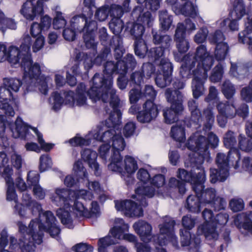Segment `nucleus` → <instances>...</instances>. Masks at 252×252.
<instances>
[{"label": "nucleus", "mask_w": 252, "mask_h": 252, "mask_svg": "<svg viewBox=\"0 0 252 252\" xmlns=\"http://www.w3.org/2000/svg\"><path fill=\"white\" fill-rule=\"evenodd\" d=\"M104 75L103 77L96 73L93 79V85L87 92V94L93 102L102 100L106 103L110 101V105L114 112L118 115L120 114L119 109L120 99L116 94V90L113 88L112 75L119 74L117 79V85L119 89L126 88L127 80L125 75L129 68L132 70L136 64H104Z\"/></svg>", "instance_id": "nucleus-1"}, {"label": "nucleus", "mask_w": 252, "mask_h": 252, "mask_svg": "<svg viewBox=\"0 0 252 252\" xmlns=\"http://www.w3.org/2000/svg\"><path fill=\"white\" fill-rule=\"evenodd\" d=\"M95 6V0H84L82 13L74 16L70 21V27L77 32H84L83 38L87 49L96 50L97 42L95 40L96 32L98 29L97 23L90 20L93 15V7Z\"/></svg>", "instance_id": "nucleus-2"}, {"label": "nucleus", "mask_w": 252, "mask_h": 252, "mask_svg": "<svg viewBox=\"0 0 252 252\" xmlns=\"http://www.w3.org/2000/svg\"><path fill=\"white\" fill-rule=\"evenodd\" d=\"M109 118L105 121L106 126L99 125L95 129L91 131L88 135L84 137L76 136L69 140V143L73 146H83L89 145L91 143V138L93 139L103 142H109L114 139V136L121 131V113L118 115L112 109L109 112Z\"/></svg>", "instance_id": "nucleus-3"}, {"label": "nucleus", "mask_w": 252, "mask_h": 252, "mask_svg": "<svg viewBox=\"0 0 252 252\" xmlns=\"http://www.w3.org/2000/svg\"><path fill=\"white\" fill-rule=\"evenodd\" d=\"M223 142L224 146L229 149V151L227 156L223 153H218L216 161L218 169L211 168L210 170V182L212 183H216L218 181L224 182L228 177L229 159L231 155L237 158L234 168L237 169L239 167V161L241 155L240 151L235 148L237 144L236 133L231 130L227 131L223 136Z\"/></svg>", "instance_id": "nucleus-4"}, {"label": "nucleus", "mask_w": 252, "mask_h": 252, "mask_svg": "<svg viewBox=\"0 0 252 252\" xmlns=\"http://www.w3.org/2000/svg\"><path fill=\"white\" fill-rule=\"evenodd\" d=\"M204 159L202 156L197 157L192 153L189 155V161L186 163L191 167L190 172L179 168L177 172V177L182 182L190 183L194 191H197L202 188V181L206 179V174L202 166Z\"/></svg>", "instance_id": "nucleus-5"}, {"label": "nucleus", "mask_w": 252, "mask_h": 252, "mask_svg": "<svg viewBox=\"0 0 252 252\" xmlns=\"http://www.w3.org/2000/svg\"><path fill=\"white\" fill-rule=\"evenodd\" d=\"M219 142L218 137L212 132L208 133L207 139L201 135L200 132H196L190 136L186 143V146L189 150L192 151L194 156H202L204 160L209 155V147L214 149L218 146Z\"/></svg>", "instance_id": "nucleus-6"}, {"label": "nucleus", "mask_w": 252, "mask_h": 252, "mask_svg": "<svg viewBox=\"0 0 252 252\" xmlns=\"http://www.w3.org/2000/svg\"><path fill=\"white\" fill-rule=\"evenodd\" d=\"M71 191L64 188H57L55 193L51 197L52 201L61 208L57 210V215L60 218L62 223L69 229L74 228L73 220L71 218L68 210H70L71 200L69 196Z\"/></svg>", "instance_id": "nucleus-7"}, {"label": "nucleus", "mask_w": 252, "mask_h": 252, "mask_svg": "<svg viewBox=\"0 0 252 252\" xmlns=\"http://www.w3.org/2000/svg\"><path fill=\"white\" fill-rule=\"evenodd\" d=\"M22 84L20 79L5 78L3 80L4 86L0 87V109L7 116L12 117L15 114V111L9 104L8 100L16 102V98L13 95L12 91L17 92Z\"/></svg>", "instance_id": "nucleus-8"}, {"label": "nucleus", "mask_w": 252, "mask_h": 252, "mask_svg": "<svg viewBox=\"0 0 252 252\" xmlns=\"http://www.w3.org/2000/svg\"><path fill=\"white\" fill-rule=\"evenodd\" d=\"M175 95H172L170 88H167L165 92V96L167 101L171 103L170 107L163 109V116L165 123L171 124L176 122L179 116L184 110L183 105L184 96L180 91H176Z\"/></svg>", "instance_id": "nucleus-9"}, {"label": "nucleus", "mask_w": 252, "mask_h": 252, "mask_svg": "<svg viewBox=\"0 0 252 252\" xmlns=\"http://www.w3.org/2000/svg\"><path fill=\"white\" fill-rule=\"evenodd\" d=\"M196 222V218L190 215L183 216L182 219L184 229H180L181 243L183 247L189 246V252H201L200 250L201 240L198 236L191 234L190 230Z\"/></svg>", "instance_id": "nucleus-10"}, {"label": "nucleus", "mask_w": 252, "mask_h": 252, "mask_svg": "<svg viewBox=\"0 0 252 252\" xmlns=\"http://www.w3.org/2000/svg\"><path fill=\"white\" fill-rule=\"evenodd\" d=\"M115 223V225L110 230V233L115 238L135 243L137 252H151V248L148 244L138 243L135 235L125 233L128 231L129 226L123 219H116Z\"/></svg>", "instance_id": "nucleus-11"}, {"label": "nucleus", "mask_w": 252, "mask_h": 252, "mask_svg": "<svg viewBox=\"0 0 252 252\" xmlns=\"http://www.w3.org/2000/svg\"><path fill=\"white\" fill-rule=\"evenodd\" d=\"M176 62L183 63H214L215 58L207 50L206 46L201 44L198 46L194 53L189 52L182 57L178 53L174 54Z\"/></svg>", "instance_id": "nucleus-12"}, {"label": "nucleus", "mask_w": 252, "mask_h": 252, "mask_svg": "<svg viewBox=\"0 0 252 252\" xmlns=\"http://www.w3.org/2000/svg\"><path fill=\"white\" fill-rule=\"evenodd\" d=\"M140 107L133 104L129 109L128 113L132 115H137V120L142 123H149L155 119L158 114L157 105L153 101L147 100L143 105L142 111H139Z\"/></svg>", "instance_id": "nucleus-13"}, {"label": "nucleus", "mask_w": 252, "mask_h": 252, "mask_svg": "<svg viewBox=\"0 0 252 252\" xmlns=\"http://www.w3.org/2000/svg\"><path fill=\"white\" fill-rule=\"evenodd\" d=\"M175 225V221L169 217H165L164 222L163 224L159 225L160 235L158 236L156 244L158 245L159 247L166 245L167 243V238L163 235H166L173 246L176 249H179L178 238L175 235L174 228Z\"/></svg>", "instance_id": "nucleus-14"}, {"label": "nucleus", "mask_w": 252, "mask_h": 252, "mask_svg": "<svg viewBox=\"0 0 252 252\" xmlns=\"http://www.w3.org/2000/svg\"><path fill=\"white\" fill-rule=\"evenodd\" d=\"M39 219L40 220L38 228L40 231H45L57 240L60 239L59 234L61 229L57 224V220L53 213L47 211L43 213L39 211Z\"/></svg>", "instance_id": "nucleus-15"}, {"label": "nucleus", "mask_w": 252, "mask_h": 252, "mask_svg": "<svg viewBox=\"0 0 252 252\" xmlns=\"http://www.w3.org/2000/svg\"><path fill=\"white\" fill-rule=\"evenodd\" d=\"M137 177L138 180L142 182V184L141 183V186H140V184H138V186L135 189L136 195L139 198H142V205L144 206H147L148 203L145 197H153L155 194V189L153 187L147 185V182L149 180L150 175L147 170L140 168L137 173Z\"/></svg>", "instance_id": "nucleus-16"}, {"label": "nucleus", "mask_w": 252, "mask_h": 252, "mask_svg": "<svg viewBox=\"0 0 252 252\" xmlns=\"http://www.w3.org/2000/svg\"><path fill=\"white\" fill-rule=\"evenodd\" d=\"M202 217L205 222L198 227L197 233L199 234H203L207 240H214L218 244L219 241L217 239L219 234L215 231L213 212L210 209H205L202 212Z\"/></svg>", "instance_id": "nucleus-17"}, {"label": "nucleus", "mask_w": 252, "mask_h": 252, "mask_svg": "<svg viewBox=\"0 0 252 252\" xmlns=\"http://www.w3.org/2000/svg\"><path fill=\"white\" fill-rule=\"evenodd\" d=\"M139 201V204L131 200L115 201V208L117 210L124 212L126 216L130 217H140L143 215V206L141 204L142 198L136 196V194L132 196Z\"/></svg>", "instance_id": "nucleus-18"}, {"label": "nucleus", "mask_w": 252, "mask_h": 252, "mask_svg": "<svg viewBox=\"0 0 252 252\" xmlns=\"http://www.w3.org/2000/svg\"><path fill=\"white\" fill-rule=\"evenodd\" d=\"M31 46V37L29 35L24 38V42L21 45L20 51L14 46L9 47L7 51L8 57V62L10 63H19L20 59H22L21 63H26V59L28 57Z\"/></svg>", "instance_id": "nucleus-19"}, {"label": "nucleus", "mask_w": 252, "mask_h": 252, "mask_svg": "<svg viewBox=\"0 0 252 252\" xmlns=\"http://www.w3.org/2000/svg\"><path fill=\"white\" fill-rule=\"evenodd\" d=\"M110 53V48L106 46L104 47L94 60L92 61L87 53L81 52L76 49L74 52V61L77 63H115L114 61L107 60Z\"/></svg>", "instance_id": "nucleus-20"}, {"label": "nucleus", "mask_w": 252, "mask_h": 252, "mask_svg": "<svg viewBox=\"0 0 252 252\" xmlns=\"http://www.w3.org/2000/svg\"><path fill=\"white\" fill-rule=\"evenodd\" d=\"M76 94L73 91H64V101L66 104L74 105L76 104L78 106H84L87 104V97L85 95L86 86L83 83L77 85Z\"/></svg>", "instance_id": "nucleus-21"}, {"label": "nucleus", "mask_w": 252, "mask_h": 252, "mask_svg": "<svg viewBox=\"0 0 252 252\" xmlns=\"http://www.w3.org/2000/svg\"><path fill=\"white\" fill-rule=\"evenodd\" d=\"M208 71L200 66L194 72L195 78H193L192 81L191 89L192 95L195 99H198L205 92L204 84L208 78Z\"/></svg>", "instance_id": "nucleus-22"}, {"label": "nucleus", "mask_w": 252, "mask_h": 252, "mask_svg": "<svg viewBox=\"0 0 252 252\" xmlns=\"http://www.w3.org/2000/svg\"><path fill=\"white\" fill-rule=\"evenodd\" d=\"M174 41L178 52L181 54L187 53L190 48V42L186 35V28L183 23H179L177 25L174 34Z\"/></svg>", "instance_id": "nucleus-23"}, {"label": "nucleus", "mask_w": 252, "mask_h": 252, "mask_svg": "<svg viewBox=\"0 0 252 252\" xmlns=\"http://www.w3.org/2000/svg\"><path fill=\"white\" fill-rule=\"evenodd\" d=\"M158 65V68L159 72L155 76L156 85L161 88L169 85L172 80L173 64H156Z\"/></svg>", "instance_id": "nucleus-24"}, {"label": "nucleus", "mask_w": 252, "mask_h": 252, "mask_svg": "<svg viewBox=\"0 0 252 252\" xmlns=\"http://www.w3.org/2000/svg\"><path fill=\"white\" fill-rule=\"evenodd\" d=\"M72 209L76 217L79 219L97 217L100 214L99 206L96 201H92L90 211L85 207L82 202L78 201L74 202Z\"/></svg>", "instance_id": "nucleus-25"}, {"label": "nucleus", "mask_w": 252, "mask_h": 252, "mask_svg": "<svg viewBox=\"0 0 252 252\" xmlns=\"http://www.w3.org/2000/svg\"><path fill=\"white\" fill-rule=\"evenodd\" d=\"M133 228L143 242L148 243L153 240L157 242L156 238L158 236L152 234V226L147 221L139 220L133 224Z\"/></svg>", "instance_id": "nucleus-26"}, {"label": "nucleus", "mask_w": 252, "mask_h": 252, "mask_svg": "<svg viewBox=\"0 0 252 252\" xmlns=\"http://www.w3.org/2000/svg\"><path fill=\"white\" fill-rule=\"evenodd\" d=\"M30 128H32V126L25 123L20 116L17 118L14 123L11 122L9 125V130L12 137L23 140H26L29 135Z\"/></svg>", "instance_id": "nucleus-27"}, {"label": "nucleus", "mask_w": 252, "mask_h": 252, "mask_svg": "<svg viewBox=\"0 0 252 252\" xmlns=\"http://www.w3.org/2000/svg\"><path fill=\"white\" fill-rule=\"evenodd\" d=\"M34 79L36 80L34 86L38 87L40 92L42 94L46 95L48 92L47 83L50 78L41 74L39 64H32V83L34 82Z\"/></svg>", "instance_id": "nucleus-28"}, {"label": "nucleus", "mask_w": 252, "mask_h": 252, "mask_svg": "<svg viewBox=\"0 0 252 252\" xmlns=\"http://www.w3.org/2000/svg\"><path fill=\"white\" fill-rule=\"evenodd\" d=\"M81 157L83 160L86 162L89 167L94 171L95 176L100 175L101 171L99 164L96 161L97 154L95 151L90 149H85L81 152Z\"/></svg>", "instance_id": "nucleus-29"}, {"label": "nucleus", "mask_w": 252, "mask_h": 252, "mask_svg": "<svg viewBox=\"0 0 252 252\" xmlns=\"http://www.w3.org/2000/svg\"><path fill=\"white\" fill-rule=\"evenodd\" d=\"M144 8L141 6H135L131 12V15L133 18L137 19V21L141 23L143 25L147 26L148 28L153 26L154 21L151 12L147 11L143 12Z\"/></svg>", "instance_id": "nucleus-30"}, {"label": "nucleus", "mask_w": 252, "mask_h": 252, "mask_svg": "<svg viewBox=\"0 0 252 252\" xmlns=\"http://www.w3.org/2000/svg\"><path fill=\"white\" fill-rule=\"evenodd\" d=\"M125 169L124 171V179L125 180L127 185L129 186L133 184L134 182V179L132 174L138 169L137 161L134 158L130 156H126L125 158Z\"/></svg>", "instance_id": "nucleus-31"}, {"label": "nucleus", "mask_w": 252, "mask_h": 252, "mask_svg": "<svg viewBox=\"0 0 252 252\" xmlns=\"http://www.w3.org/2000/svg\"><path fill=\"white\" fill-rule=\"evenodd\" d=\"M189 109L191 113L190 122L186 124L188 127L194 125L195 128L199 127L201 126L202 117L200 110L198 108V103L196 100L190 99L188 102Z\"/></svg>", "instance_id": "nucleus-32"}, {"label": "nucleus", "mask_w": 252, "mask_h": 252, "mask_svg": "<svg viewBox=\"0 0 252 252\" xmlns=\"http://www.w3.org/2000/svg\"><path fill=\"white\" fill-rule=\"evenodd\" d=\"M13 170L9 167L5 169L2 176L4 178L7 187L6 192V198L9 201H14L16 203L18 202V197L14 186L13 180L11 177Z\"/></svg>", "instance_id": "nucleus-33"}, {"label": "nucleus", "mask_w": 252, "mask_h": 252, "mask_svg": "<svg viewBox=\"0 0 252 252\" xmlns=\"http://www.w3.org/2000/svg\"><path fill=\"white\" fill-rule=\"evenodd\" d=\"M162 31L160 30H156L152 29V34L153 35V41L156 45H159V48H161L164 52L165 50H170L172 43V39L170 36L167 34H162Z\"/></svg>", "instance_id": "nucleus-34"}, {"label": "nucleus", "mask_w": 252, "mask_h": 252, "mask_svg": "<svg viewBox=\"0 0 252 252\" xmlns=\"http://www.w3.org/2000/svg\"><path fill=\"white\" fill-rule=\"evenodd\" d=\"M213 64H182L179 68L180 75L183 78L188 79L192 76L195 78L194 72L198 70L199 67L206 68V70H210Z\"/></svg>", "instance_id": "nucleus-35"}, {"label": "nucleus", "mask_w": 252, "mask_h": 252, "mask_svg": "<svg viewBox=\"0 0 252 252\" xmlns=\"http://www.w3.org/2000/svg\"><path fill=\"white\" fill-rule=\"evenodd\" d=\"M173 11L176 15L182 14L192 18H195L198 15L197 7L191 1H186L179 7L174 6Z\"/></svg>", "instance_id": "nucleus-36"}, {"label": "nucleus", "mask_w": 252, "mask_h": 252, "mask_svg": "<svg viewBox=\"0 0 252 252\" xmlns=\"http://www.w3.org/2000/svg\"><path fill=\"white\" fill-rule=\"evenodd\" d=\"M130 0H124L122 5L115 3L111 4L109 6L110 16L112 18H120L125 13H128L131 11L130 6Z\"/></svg>", "instance_id": "nucleus-37"}, {"label": "nucleus", "mask_w": 252, "mask_h": 252, "mask_svg": "<svg viewBox=\"0 0 252 252\" xmlns=\"http://www.w3.org/2000/svg\"><path fill=\"white\" fill-rule=\"evenodd\" d=\"M217 108L219 114L223 115L228 119H233L237 115L236 108L234 101H220L217 105Z\"/></svg>", "instance_id": "nucleus-38"}, {"label": "nucleus", "mask_w": 252, "mask_h": 252, "mask_svg": "<svg viewBox=\"0 0 252 252\" xmlns=\"http://www.w3.org/2000/svg\"><path fill=\"white\" fill-rule=\"evenodd\" d=\"M206 180L202 181V188L198 189L197 191H194L197 195L200 197L202 204H210L216 197V191L212 188L204 189V183Z\"/></svg>", "instance_id": "nucleus-39"}, {"label": "nucleus", "mask_w": 252, "mask_h": 252, "mask_svg": "<svg viewBox=\"0 0 252 252\" xmlns=\"http://www.w3.org/2000/svg\"><path fill=\"white\" fill-rule=\"evenodd\" d=\"M145 31V26L136 22H126L125 26V32H128L135 40L142 38Z\"/></svg>", "instance_id": "nucleus-40"}, {"label": "nucleus", "mask_w": 252, "mask_h": 252, "mask_svg": "<svg viewBox=\"0 0 252 252\" xmlns=\"http://www.w3.org/2000/svg\"><path fill=\"white\" fill-rule=\"evenodd\" d=\"M40 17V23L32 22V37L35 38L39 33H41L43 31L47 30L51 25L52 18L48 15H42Z\"/></svg>", "instance_id": "nucleus-41"}, {"label": "nucleus", "mask_w": 252, "mask_h": 252, "mask_svg": "<svg viewBox=\"0 0 252 252\" xmlns=\"http://www.w3.org/2000/svg\"><path fill=\"white\" fill-rule=\"evenodd\" d=\"M32 131L34 132L37 137V141L40 146L39 147L36 143L32 142V151L39 153L42 149L45 152H48L53 148L54 144L47 143L45 142L42 134L38 131L37 128L32 127Z\"/></svg>", "instance_id": "nucleus-42"}, {"label": "nucleus", "mask_w": 252, "mask_h": 252, "mask_svg": "<svg viewBox=\"0 0 252 252\" xmlns=\"http://www.w3.org/2000/svg\"><path fill=\"white\" fill-rule=\"evenodd\" d=\"M239 220H241L240 228H242L252 234V212L238 214L235 219V223L237 224V221Z\"/></svg>", "instance_id": "nucleus-43"}, {"label": "nucleus", "mask_w": 252, "mask_h": 252, "mask_svg": "<svg viewBox=\"0 0 252 252\" xmlns=\"http://www.w3.org/2000/svg\"><path fill=\"white\" fill-rule=\"evenodd\" d=\"M123 167V157L121 155L111 154L110 163L108 165V169L119 173L124 178L125 175L124 174Z\"/></svg>", "instance_id": "nucleus-44"}, {"label": "nucleus", "mask_w": 252, "mask_h": 252, "mask_svg": "<svg viewBox=\"0 0 252 252\" xmlns=\"http://www.w3.org/2000/svg\"><path fill=\"white\" fill-rule=\"evenodd\" d=\"M160 30L166 32L169 30L173 23V17L169 14L167 10L164 9L158 12Z\"/></svg>", "instance_id": "nucleus-45"}, {"label": "nucleus", "mask_w": 252, "mask_h": 252, "mask_svg": "<svg viewBox=\"0 0 252 252\" xmlns=\"http://www.w3.org/2000/svg\"><path fill=\"white\" fill-rule=\"evenodd\" d=\"M202 202L198 195H190L186 199V207L191 212L198 213L201 211V204Z\"/></svg>", "instance_id": "nucleus-46"}, {"label": "nucleus", "mask_w": 252, "mask_h": 252, "mask_svg": "<svg viewBox=\"0 0 252 252\" xmlns=\"http://www.w3.org/2000/svg\"><path fill=\"white\" fill-rule=\"evenodd\" d=\"M231 64L230 74L239 79H243L249 75V67L246 64Z\"/></svg>", "instance_id": "nucleus-47"}, {"label": "nucleus", "mask_w": 252, "mask_h": 252, "mask_svg": "<svg viewBox=\"0 0 252 252\" xmlns=\"http://www.w3.org/2000/svg\"><path fill=\"white\" fill-rule=\"evenodd\" d=\"M126 144L121 132L117 133L112 140V154L114 155H121V152L125 148Z\"/></svg>", "instance_id": "nucleus-48"}, {"label": "nucleus", "mask_w": 252, "mask_h": 252, "mask_svg": "<svg viewBox=\"0 0 252 252\" xmlns=\"http://www.w3.org/2000/svg\"><path fill=\"white\" fill-rule=\"evenodd\" d=\"M203 117L204 118L203 129L205 131H210L215 121V115L213 112V108L207 107L204 109Z\"/></svg>", "instance_id": "nucleus-49"}, {"label": "nucleus", "mask_w": 252, "mask_h": 252, "mask_svg": "<svg viewBox=\"0 0 252 252\" xmlns=\"http://www.w3.org/2000/svg\"><path fill=\"white\" fill-rule=\"evenodd\" d=\"M39 179L40 176L38 173L34 174V176L32 177V192L37 199H43L45 196V192L38 184Z\"/></svg>", "instance_id": "nucleus-50"}, {"label": "nucleus", "mask_w": 252, "mask_h": 252, "mask_svg": "<svg viewBox=\"0 0 252 252\" xmlns=\"http://www.w3.org/2000/svg\"><path fill=\"white\" fill-rule=\"evenodd\" d=\"M134 49L135 55L139 58H144L146 57L148 51L147 45L143 38L135 40Z\"/></svg>", "instance_id": "nucleus-51"}, {"label": "nucleus", "mask_w": 252, "mask_h": 252, "mask_svg": "<svg viewBox=\"0 0 252 252\" xmlns=\"http://www.w3.org/2000/svg\"><path fill=\"white\" fill-rule=\"evenodd\" d=\"M171 136L176 141L183 142L186 139L185 126L176 125L171 127Z\"/></svg>", "instance_id": "nucleus-52"}, {"label": "nucleus", "mask_w": 252, "mask_h": 252, "mask_svg": "<svg viewBox=\"0 0 252 252\" xmlns=\"http://www.w3.org/2000/svg\"><path fill=\"white\" fill-rule=\"evenodd\" d=\"M235 85L229 80L223 81L221 86V92L227 99H231L236 94Z\"/></svg>", "instance_id": "nucleus-53"}, {"label": "nucleus", "mask_w": 252, "mask_h": 252, "mask_svg": "<svg viewBox=\"0 0 252 252\" xmlns=\"http://www.w3.org/2000/svg\"><path fill=\"white\" fill-rule=\"evenodd\" d=\"M229 47L226 43L218 44L216 46L215 51V60L220 62L224 60L228 54Z\"/></svg>", "instance_id": "nucleus-54"}, {"label": "nucleus", "mask_w": 252, "mask_h": 252, "mask_svg": "<svg viewBox=\"0 0 252 252\" xmlns=\"http://www.w3.org/2000/svg\"><path fill=\"white\" fill-rule=\"evenodd\" d=\"M125 26L123 21L119 18H112L109 23V29L115 35H119Z\"/></svg>", "instance_id": "nucleus-55"}, {"label": "nucleus", "mask_w": 252, "mask_h": 252, "mask_svg": "<svg viewBox=\"0 0 252 252\" xmlns=\"http://www.w3.org/2000/svg\"><path fill=\"white\" fill-rule=\"evenodd\" d=\"M123 54L122 50H115L114 58L116 62L115 63H137L132 54L127 53L126 56L123 57Z\"/></svg>", "instance_id": "nucleus-56"}, {"label": "nucleus", "mask_w": 252, "mask_h": 252, "mask_svg": "<svg viewBox=\"0 0 252 252\" xmlns=\"http://www.w3.org/2000/svg\"><path fill=\"white\" fill-rule=\"evenodd\" d=\"M17 225L19 227V232L21 233L23 235V239L26 243L27 241L28 243H31V238H32V220L29 223V227L23 224L22 221H18L17 222Z\"/></svg>", "instance_id": "nucleus-57"}, {"label": "nucleus", "mask_w": 252, "mask_h": 252, "mask_svg": "<svg viewBox=\"0 0 252 252\" xmlns=\"http://www.w3.org/2000/svg\"><path fill=\"white\" fill-rule=\"evenodd\" d=\"M164 52L161 48L154 47L148 50L146 56L149 61L146 63H155L163 55Z\"/></svg>", "instance_id": "nucleus-58"}, {"label": "nucleus", "mask_w": 252, "mask_h": 252, "mask_svg": "<svg viewBox=\"0 0 252 252\" xmlns=\"http://www.w3.org/2000/svg\"><path fill=\"white\" fill-rule=\"evenodd\" d=\"M113 236H106L104 237L99 239L98 242V252H106V248L116 243V240Z\"/></svg>", "instance_id": "nucleus-59"}, {"label": "nucleus", "mask_w": 252, "mask_h": 252, "mask_svg": "<svg viewBox=\"0 0 252 252\" xmlns=\"http://www.w3.org/2000/svg\"><path fill=\"white\" fill-rule=\"evenodd\" d=\"M233 11L237 20H240L246 14V6L243 0H234Z\"/></svg>", "instance_id": "nucleus-60"}, {"label": "nucleus", "mask_w": 252, "mask_h": 252, "mask_svg": "<svg viewBox=\"0 0 252 252\" xmlns=\"http://www.w3.org/2000/svg\"><path fill=\"white\" fill-rule=\"evenodd\" d=\"M239 148L242 151L249 152L252 150V138L246 137L242 134H240L238 137Z\"/></svg>", "instance_id": "nucleus-61"}, {"label": "nucleus", "mask_w": 252, "mask_h": 252, "mask_svg": "<svg viewBox=\"0 0 252 252\" xmlns=\"http://www.w3.org/2000/svg\"><path fill=\"white\" fill-rule=\"evenodd\" d=\"M158 65L156 64H143L142 66V72L147 78H150L152 75L155 76L159 72L160 69L158 68Z\"/></svg>", "instance_id": "nucleus-62"}, {"label": "nucleus", "mask_w": 252, "mask_h": 252, "mask_svg": "<svg viewBox=\"0 0 252 252\" xmlns=\"http://www.w3.org/2000/svg\"><path fill=\"white\" fill-rule=\"evenodd\" d=\"M223 74V68L222 64H217L212 70L210 80L214 83L219 82L221 80Z\"/></svg>", "instance_id": "nucleus-63"}, {"label": "nucleus", "mask_w": 252, "mask_h": 252, "mask_svg": "<svg viewBox=\"0 0 252 252\" xmlns=\"http://www.w3.org/2000/svg\"><path fill=\"white\" fill-rule=\"evenodd\" d=\"M52 165V159L48 154H44L40 156L39 158V170L41 172L49 169Z\"/></svg>", "instance_id": "nucleus-64"}]
</instances>
